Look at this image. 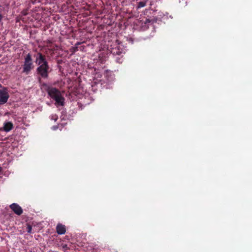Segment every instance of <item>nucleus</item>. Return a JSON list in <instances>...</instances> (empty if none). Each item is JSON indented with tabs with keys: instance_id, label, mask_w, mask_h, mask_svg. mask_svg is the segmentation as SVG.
<instances>
[{
	"instance_id": "obj_1",
	"label": "nucleus",
	"mask_w": 252,
	"mask_h": 252,
	"mask_svg": "<svg viewBox=\"0 0 252 252\" xmlns=\"http://www.w3.org/2000/svg\"><path fill=\"white\" fill-rule=\"evenodd\" d=\"M47 92L50 97L55 101V104L57 106H63L64 105L65 98L58 89L53 87H48Z\"/></svg>"
},
{
	"instance_id": "obj_2",
	"label": "nucleus",
	"mask_w": 252,
	"mask_h": 252,
	"mask_svg": "<svg viewBox=\"0 0 252 252\" xmlns=\"http://www.w3.org/2000/svg\"><path fill=\"white\" fill-rule=\"evenodd\" d=\"M33 67V65L32 62V56L30 53H28L24 59V62L23 66V72L28 74Z\"/></svg>"
},
{
	"instance_id": "obj_3",
	"label": "nucleus",
	"mask_w": 252,
	"mask_h": 252,
	"mask_svg": "<svg viewBox=\"0 0 252 252\" xmlns=\"http://www.w3.org/2000/svg\"><path fill=\"white\" fill-rule=\"evenodd\" d=\"M49 66L48 63L39 65L36 69V71L42 78H47L48 77Z\"/></svg>"
},
{
	"instance_id": "obj_4",
	"label": "nucleus",
	"mask_w": 252,
	"mask_h": 252,
	"mask_svg": "<svg viewBox=\"0 0 252 252\" xmlns=\"http://www.w3.org/2000/svg\"><path fill=\"white\" fill-rule=\"evenodd\" d=\"M9 98V94L6 88L0 90V105L5 103Z\"/></svg>"
},
{
	"instance_id": "obj_5",
	"label": "nucleus",
	"mask_w": 252,
	"mask_h": 252,
	"mask_svg": "<svg viewBox=\"0 0 252 252\" xmlns=\"http://www.w3.org/2000/svg\"><path fill=\"white\" fill-rule=\"evenodd\" d=\"M35 57L36 58L35 62L37 65H40L41 64L48 63L45 56L41 53H37Z\"/></svg>"
},
{
	"instance_id": "obj_6",
	"label": "nucleus",
	"mask_w": 252,
	"mask_h": 252,
	"mask_svg": "<svg viewBox=\"0 0 252 252\" xmlns=\"http://www.w3.org/2000/svg\"><path fill=\"white\" fill-rule=\"evenodd\" d=\"M10 208L17 215H20L23 213V209L17 204L13 203L11 204Z\"/></svg>"
},
{
	"instance_id": "obj_7",
	"label": "nucleus",
	"mask_w": 252,
	"mask_h": 252,
	"mask_svg": "<svg viewBox=\"0 0 252 252\" xmlns=\"http://www.w3.org/2000/svg\"><path fill=\"white\" fill-rule=\"evenodd\" d=\"M56 231L60 235L65 234L66 232L65 226L61 223H58L56 227Z\"/></svg>"
},
{
	"instance_id": "obj_8",
	"label": "nucleus",
	"mask_w": 252,
	"mask_h": 252,
	"mask_svg": "<svg viewBox=\"0 0 252 252\" xmlns=\"http://www.w3.org/2000/svg\"><path fill=\"white\" fill-rule=\"evenodd\" d=\"M111 52L115 55H120L123 53V49L120 48L119 47H117L115 48H113L111 49Z\"/></svg>"
},
{
	"instance_id": "obj_9",
	"label": "nucleus",
	"mask_w": 252,
	"mask_h": 252,
	"mask_svg": "<svg viewBox=\"0 0 252 252\" xmlns=\"http://www.w3.org/2000/svg\"><path fill=\"white\" fill-rule=\"evenodd\" d=\"M12 127H13L12 124L11 122H7V123H5L4 126H3V129L5 131L7 132V131H9L10 130H11Z\"/></svg>"
},
{
	"instance_id": "obj_10",
	"label": "nucleus",
	"mask_w": 252,
	"mask_h": 252,
	"mask_svg": "<svg viewBox=\"0 0 252 252\" xmlns=\"http://www.w3.org/2000/svg\"><path fill=\"white\" fill-rule=\"evenodd\" d=\"M146 1H139L138 3L137 8H140L142 7H144L146 5Z\"/></svg>"
},
{
	"instance_id": "obj_11",
	"label": "nucleus",
	"mask_w": 252,
	"mask_h": 252,
	"mask_svg": "<svg viewBox=\"0 0 252 252\" xmlns=\"http://www.w3.org/2000/svg\"><path fill=\"white\" fill-rule=\"evenodd\" d=\"M32 230V226L30 224H27V231L29 233H31Z\"/></svg>"
},
{
	"instance_id": "obj_12",
	"label": "nucleus",
	"mask_w": 252,
	"mask_h": 252,
	"mask_svg": "<svg viewBox=\"0 0 252 252\" xmlns=\"http://www.w3.org/2000/svg\"><path fill=\"white\" fill-rule=\"evenodd\" d=\"M46 46L49 48L50 49V50H52V51H54L55 50V49L54 48H52V46H51V44H47L46 45Z\"/></svg>"
},
{
	"instance_id": "obj_13",
	"label": "nucleus",
	"mask_w": 252,
	"mask_h": 252,
	"mask_svg": "<svg viewBox=\"0 0 252 252\" xmlns=\"http://www.w3.org/2000/svg\"><path fill=\"white\" fill-rule=\"evenodd\" d=\"M63 249L66 251V250H67L69 249L68 247H67V245L65 244V245H63Z\"/></svg>"
},
{
	"instance_id": "obj_14",
	"label": "nucleus",
	"mask_w": 252,
	"mask_h": 252,
	"mask_svg": "<svg viewBox=\"0 0 252 252\" xmlns=\"http://www.w3.org/2000/svg\"><path fill=\"white\" fill-rule=\"evenodd\" d=\"M47 44H51L52 43V42L50 40H47L46 41H45Z\"/></svg>"
},
{
	"instance_id": "obj_15",
	"label": "nucleus",
	"mask_w": 252,
	"mask_h": 252,
	"mask_svg": "<svg viewBox=\"0 0 252 252\" xmlns=\"http://www.w3.org/2000/svg\"><path fill=\"white\" fill-rule=\"evenodd\" d=\"M22 14L23 16H26L27 15V12L26 11H23L22 12Z\"/></svg>"
},
{
	"instance_id": "obj_16",
	"label": "nucleus",
	"mask_w": 252,
	"mask_h": 252,
	"mask_svg": "<svg viewBox=\"0 0 252 252\" xmlns=\"http://www.w3.org/2000/svg\"><path fill=\"white\" fill-rule=\"evenodd\" d=\"M3 16L0 13V23L1 22Z\"/></svg>"
},
{
	"instance_id": "obj_17",
	"label": "nucleus",
	"mask_w": 252,
	"mask_h": 252,
	"mask_svg": "<svg viewBox=\"0 0 252 252\" xmlns=\"http://www.w3.org/2000/svg\"><path fill=\"white\" fill-rule=\"evenodd\" d=\"M80 44V42H77V43H76V45H79Z\"/></svg>"
},
{
	"instance_id": "obj_18",
	"label": "nucleus",
	"mask_w": 252,
	"mask_h": 252,
	"mask_svg": "<svg viewBox=\"0 0 252 252\" xmlns=\"http://www.w3.org/2000/svg\"><path fill=\"white\" fill-rule=\"evenodd\" d=\"M55 118H54V119L56 121L57 119V117H56V116H55Z\"/></svg>"
},
{
	"instance_id": "obj_19",
	"label": "nucleus",
	"mask_w": 252,
	"mask_h": 252,
	"mask_svg": "<svg viewBox=\"0 0 252 252\" xmlns=\"http://www.w3.org/2000/svg\"><path fill=\"white\" fill-rule=\"evenodd\" d=\"M1 171H2V168L1 167H0V173L1 172Z\"/></svg>"
},
{
	"instance_id": "obj_20",
	"label": "nucleus",
	"mask_w": 252,
	"mask_h": 252,
	"mask_svg": "<svg viewBox=\"0 0 252 252\" xmlns=\"http://www.w3.org/2000/svg\"><path fill=\"white\" fill-rule=\"evenodd\" d=\"M55 47L58 48V46L57 45H55Z\"/></svg>"
},
{
	"instance_id": "obj_21",
	"label": "nucleus",
	"mask_w": 252,
	"mask_h": 252,
	"mask_svg": "<svg viewBox=\"0 0 252 252\" xmlns=\"http://www.w3.org/2000/svg\"><path fill=\"white\" fill-rule=\"evenodd\" d=\"M24 18H22L21 19L22 21H24Z\"/></svg>"
},
{
	"instance_id": "obj_22",
	"label": "nucleus",
	"mask_w": 252,
	"mask_h": 252,
	"mask_svg": "<svg viewBox=\"0 0 252 252\" xmlns=\"http://www.w3.org/2000/svg\"><path fill=\"white\" fill-rule=\"evenodd\" d=\"M150 22V21H149V20H147V22Z\"/></svg>"
}]
</instances>
